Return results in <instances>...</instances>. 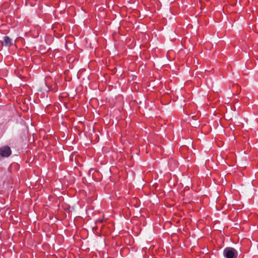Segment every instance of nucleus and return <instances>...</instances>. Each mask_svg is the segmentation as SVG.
I'll return each instance as SVG.
<instances>
[{"mask_svg":"<svg viewBox=\"0 0 258 258\" xmlns=\"http://www.w3.org/2000/svg\"><path fill=\"white\" fill-rule=\"evenodd\" d=\"M223 255L226 258H237L238 252L233 247H227L223 250Z\"/></svg>","mask_w":258,"mask_h":258,"instance_id":"obj_1","label":"nucleus"},{"mask_svg":"<svg viewBox=\"0 0 258 258\" xmlns=\"http://www.w3.org/2000/svg\"><path fill=\"white\" fill-rule=\"evenodd\" d=\"M12 151L11 148L7 146L0 148V156L3 157H8L11 155Z\"/></svg>","mask_w":258,"mask_h":258,"instance_id":"obj_2","label":"nucleus"},{"mask_svg":"<svg viewBox=\"0 0 258 258\" xmlns=\"http://www.w3.org/2000/svg\"><path fill=\"white\" fill-rule=\"evenodd\" d=\"M3 43L6 46H10L12 44V39H11L8 36H5L4 37Z\"/></svg>","mask_w":258,"mask_h":258,"instance_id":"obj_3","label":"nucleus"}]
</instances>
